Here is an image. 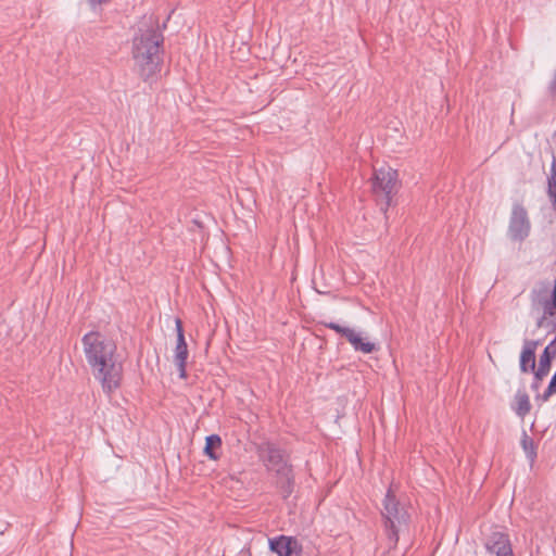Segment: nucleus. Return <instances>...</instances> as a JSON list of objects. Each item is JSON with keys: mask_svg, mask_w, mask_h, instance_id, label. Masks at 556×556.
Instances as JSON below:
<instances>
[{"mask_svg": "<svg viewBox=\"0 0 556 556\" xmlns=\"http://www.w3.org/2000/svg\"><path fill=\"white\" fill-rule=\"evenodd\" d=\"M81 343L94 379L110 395L121 387L123 378V364L118 359L115 342L99 331H89L81 338Z\"/></svg>", "mask_w": 556, "mask_h": 556, "instance_id": "f257e3e1", "label": "nucleus"}, {"mask_svg": "<svg viewBox=\"0 0 556 556\" xmlns=\"http://www.w3.org/2000/svg\"><path fill=\"white\" fill-rule=\"evenodd\" d=\"M163 41V34L153 27L139 29L132 39V58L144 80L161 70Z\"/></svg>", "mask_w": 556, "mask_h": 556, "instance_id": "f03ea898", "label": "nucleus"}, {"mask_svg": "<svg viewBox=\"0 0 556 556\" xmlns=\"http://www.w3.org/2000/svg\"><path fill=\"white\" fill-rule=\"evenodd\" d=\"M381 516L389 549H394L399 543L400 532L408 527L409 514L395 497L391 488L383 498Z\"/></svg>", "mask_w": 556, "mask_h": 556, "instance_id": "7ed1b4c3", "label": "nucleus"}, {"mask_svg": "<svg viewBox=\"0 0 556 556\" xmlns=\"http://www.w3.org/2000/svg\"><path fill=\"white\" fill-rule=\"evenodd\" d=\"M370 180L372 194L379 203L380 210L386 213L399 190L400 181L397 170L390 166H381L374 170Z\"/></svg>", "mask_w": 556, "mask_h": 556, "instance_id": "20e7f679", "label": "nucleus"}, {"mask_svg": "<svg viewBox=\"0 0 556 556\" xmlns=\"http://www.w3.org/2000/svg\"><path fill=\"white\" fill-rule=\"evenodd\" d=\"M256 454L266 469L268 471H274L275 475L292 467L289 463L286 451L280 448L274 442L264 441L257 444Z\"/></svg>", "mask_w": 556, "mask_h": 556, "instance_id": "39448f33", "label": "nucleus"}, {"mask_svg": "<svg viewBox=\"0 0 556 556\" xmlns=\"http://www.w3.org/2000/svg\"><path fill=\"white\" fill-rule=\"evenodd\" d=\"M531 222L527 208L520 202H514L508 224V237L521 242L530 235Z\"/></svg>", "mask_w": 556, "mask_h": 556, "instance_id": "423d86ee", "label": "nucleus"}, {"mask_svg": "<svg viewBox=\"0 0 556 556\" xmlns=\"http://www.w3.org/2000/svg\"><path fill=\"white\" fill-rule=\"evenodd\" d=\"M325 327L334 330L337 333H340L343 336L354 348L355 351L363 352L365 354L372 353L376 351L375 343H371L369 341H364L353 329L349 327H343L337 323L329 321V323H321Z\"/></svg>", "mask_w": 556, "mask_h": 556, "instance_id": "0eeeda50", "label": "nucleus"}, {"mask_svg": "<svg viewBox=\"0 0 556 556\" xmlns=\"http://www.w3.org/2000/svg\"><path fill=\"white\" fill-rule=\"evenodd\" d=\"M270 552L278 556H301L302 544L294 536L279 535L269 539Z\"/></svg>", "mask_w": 556, "mask_h": 556, "instance_id": "6e6552de", "label": "nucleus"}, {"mask_svg": "<svg viewBox=\"0 0 556 556\" xmlns=\"http://www.w3.org/2000/svg\"><path fill=\"white\" fill-rule=\"evenodd\" d=\"M556 340H553L543 351L542 355L540 356L539 366L534 369V379L531 383V389L534 391H538L541 384V381L544 377L547 376L551 369V362L553 354L551 352V348L554 345Z\"/></svg>", "mask_w": 556, "mask_h": 556, "instance_id": "1a4fd4ad", "label": "nucleus"}, {"mask_svg": "<svg viewBox=\"0 0 556 556\" xmlns=\"http://www.w3.org/2000/svg\"><path fill=\"white\" fill-rule=\"evenodd\" d=\"M489 552L494 556H514L508 535L502 532H493L489 536Z\"/></svg>", "mask_w": 556, "mask_h": 556, "instance_id": "9d476101", "label": "nucleus"}, {"mask_svg": "<svg viewBox=\"0 0 556 556\" xmlns=\"http://www.w3.org/2000/svg\"><path fill=\"white\" fill-rule=\"evenodd\" d=\"M276 485L281 494V496L286 500L288 498L294 489V475L292 467L287 468L279 473H276Z\"/></svg>", "mask_w": 556, "mask_h": 556, "instance_id": "9b49d317", "label": "nucleus"}, {"mask_svg": "<svg viewBox=\"0 0 556 556\" xmlns=\"http://www.w3.org/2000/svg\"><path fill=\"white\" fill-rule=\"evenodd\" d=\"M538 342L527 341L520 354V370L522 372L534 371L535 369V349Z\"/></svg>", "mask_w": 556, "mask_h": 556, "instance_id": "f8f14e48", "label": "nucleus"}, {"mask_svg": "<svg viewBox=\"0 0 556 556\" xmlns=\"http://www.w3.org/2000/svg\"><path fill=\"white\" fill-rule=\"evenodd\" d=\"M511 409L521 419H523L530 413V397L525 391L518 390L516 392L514 396V402L511 404Z\"/></svg>", "mask_w": 556, "mask_h": 556, "instance_id": "ddd939ff", "label": "nucleus"}, {"mask_svg": "<svg viewBox=\"0 0 556 556\" xmlns=\"http://www.w3.org/2000/svg\"><path fill=\"white\" fill-rule=\"evenodd\" d=\"M222 447V439L218 434H211L205 439L204 454L212 460L219 459L220 455L215 452Z\"/></svg>", "mask_w": 556, "mask_h": 556, "instance_id": "4468645a", "label": "nucleus"}, {"mask_svg": "<svg viewBox=\"0 0 556 556\" xmlns=\"http://www.w3.org/2000/svg\"><path fill=\"white\" fill-rule=\"evenodd\" d=\"M520 443L527 458L530 462H534L536 458V446L533 439L525 430L522 431Z\"/></svg>", "mask_w": 556, "mask_h": 556, "instance_id": "2eb2a0df", "label": "nucleus"}, {"mask_svg": "<svg viewBox=\"0 0 556 556\" xmlns=\"http://www.w3.org/2000/svg\"><path fill=\"white\" fill-rule=\"evenodd\" d=\"M548 195L554 207H556V160L551 166V176L548 178Z\"/></svg>", "mask_w": 556, "mask_h": 556, "instance_id": "dca6fc26", "label": "nucleus"}, {"mask_svg": "<svg viewBox=\"0 0 556 556\" xmlns=\"http://www.w3.org/2000/svg\"><path fill=\"white\" fill-rule=\"evenodd\" d=\"M174 358L175 361L188 358V345L185 337L177 338Z\"/></svg>", "mask_w": 556, "mask_h": 556, "instance_id": "f3484780", "label": "nucleus"}, {"mask_svg": "<svg viewBox=\"0 0 556 556\" xmlns=\"http://www.w3.org/2000/svg\"><path fill=\"white\" fill-rule=\"evenodd\" d=\"M556 393V387L552 383H548L547 389L542 393L536 395V400H541L542 402H547L549 397Z\"/></svg>", "mask_w": 556, "mask_h": 556, "instance_id": "a211bd4d", "label": "nucleus"}, {"mask_svg": "<svg viewBox=\"0 0 556 556\" xmlns=\"http://www.w3.org/2000/svg\"><path fill=\"white\" fill-rule=\"evenodd\" d=\"M175 363L178 368L179 377L181 379H185L187 377V370H186L187 359L175 361Z\"/></svg>", "mask_w": 556, "mask_h": 556, "instance_id": "6ab92c4d", "label": "nucleus"}, {"mask_svg": "<svg viewBox=\"0 0 556 556\" xmlns=\"http://www.w3.org/2000/svg\"><path fill=\"white\" fill-rule=\"evenodd\" d=\"M175 327H176L177 338L185 337L182 321L179 318H176Z\"/></svg>", "mask_w": 556, "mask_h": 556, "instance_id": "aec40b11", "label": "nucleus"}]
</instances>
